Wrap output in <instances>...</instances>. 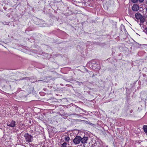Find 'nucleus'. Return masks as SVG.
Masks as SVG:
<instances>
[{"instance_id": "obj_1", "label": "nucleus", "mask_w": 147, "mask_h": 147, "mask_svg": "<svg viewBox=\"0 0 147 147\" xmlns=\"http://www.w3.org/2000/svg\"><path fill=\"white\" fill-rule=\"evenodd\" d=\"M26 140L28 142H31L32 141V137L30 135L26 134L24 135Z\"/></svg>"}, {"instance_id": "obj_2", "label": "nucleus", "mask_w": 147, "mask_h": 147, "mask_svg": "<svg viewBox=\"0 0 147 147\" xmlns=\"http://www.w3.org/2000/svg\"><path fill=\"white\" fill-rule=\"evenodd\" d=\"M81 137L80 136H76L73 140V142L75 144H78L81 142Z\"/></svg>"}, {"instance_id": "obj_3", "label": "nucleus", "mask_w": 147, "mask_h": 147, "mask_svg": "<svg viewBox=\"0 0 147 147\" xmlns=\"http://www.w3.org/2000/svg\"><path fill=\"white\" fill-rule=\"evenodd\" d=\"M132 10L135 11H137L139 9V7L136 4H134L132 7Z\"/></svg>"}, {"instance_id": "obj_4", "label": "nucleus", "mask_w": 147, "mask_h": 147, "mask_svg": "<svg viewBox=\"0 0 147 147\" xmlns=\"http://www.w3.org/2000/svg\"><path fill=\"white\" fill-rule=\"evenodd\" d=\"M88 139V138L87 137H84L82 138H81V142L82 144L87 143Z\"/></svg>"}, {"instance_id": "obj_5", "label": "nucleus", "mask_w": 147, "mask_h": 147, "mask_svg": "<svg viewBox=\"0 0 147 147\" xmlns=\"http://www.w3.org/2000/svg\"><path fill=\"white\" fill-rule=\"evenodd\" d=\"M7 125L8 126L13 127L15 125V122L14 121H12L11 122H9L7 123Z\"/></svg>"}, {"instance_id": "obj_6", "label": "nucleus", "mask_w": 147, "mask_h": 147, "mask_svg": "<svg viewBox=\"0 0 147 147\" xmlns=\"http://www.w3.org/2000/svg\"><path fill=\"white\" fill-rule=\"evenodd\" d=\"M142 16V15L139 13H137L135 15L136 18L138 20L140 19Z\"/></svg>"}, {"instance_id": "obj_7", "label": "nucleus", "mask_w": 147, "mask_h": 147, "mask_svg": "<svg viewBox=\"0 0 147 147\" xmlns=\"http://www.w3.org/2000/svg\"><path fill=\"white\" fill-rule=\"evenodd\" d=\"M141 23H143L145 21L146 17L144 16H141V18L140 19Z\"/></svg>"}, {"instance_id": "obj_8", "label": "nucleus", "mask_w": 147, "mask_h": 147, "mask_svg": "<svg viewBox=\"0 0 147 147\" xmlns=\"http://www.w3.org/2000/svg\"><path fill=\"white\" fill-rule=\"evenodd\" d=\"M93 65V67L97 70H99L100 69V65Z\"/></svg>"}, {"instance_id": "obj_9", "label": "nucleus", "mask_w": 147, "mask_h": 147, "mask_svg": "<svg viewBox=\"0 0 147 147\" xmlns=\"http://www.w3.org/2000/svg\"><path fill=\"white\" fill-rule=\"evenodd\" d=\"M143 128L144 132L147 133V125H144L143 126Z\"/></svg>"}, {"instance_id": "obj_10", "label": "nucleus", "mask_w": 147, "mask_h": 147, "mask_svg": "<svg viewBox=\"0 0 147 147\" xmlns=\"http://www.w3.org/2000/svg\"><path fill=\"white\" fill-rule=\"evenodd\" d=\"M96 63V62L94 61H91L88 63V64H94Z\"/></svg>"}, {"instance_id": "obj_11", "label": "nucleus", "mask_w": 147, "mask_h": 147, "mask_svg": "<svg viewBox=\"0 0 147 147\" xmlns=\"http://www.w3.org/2000/svg\"><path fill=\"white\" fill-rule=\"evenodd\" d=\"M64 139L66 141L68 142L70 138L68 136H66L65 137Z\"/></svg>"}, {"instance_id": "obj_12", "label": "nucleus", "mask_w": 147, "mask_h": 147, "mask_svg": "<svg viewBox=\"0 0 147 147\" xmlns=\"http://www.w3.org/2000/svg\"><path fill=\"white\" fill-rule=\"evenodd\" d=\"M131 1L134 3H136L138 2V0H131Z\"/></svg>"}, {"instance_id": "obj_13", "label": "nucleus", "mask_w": 147, "mask_h": 147, "mask_svg": "<svg viewBox=\"0 0 147 147\" xmlns=\"http://www.w3.org/2000/svg\"><path fill=\"white\" fill-rule=\"evenodd\" d=\"M144 0H139V2L141 3L143 2V1Z\"/></svg>"}, {"instance_id": "obj_14", "label": "nucleus", "mask_w": 147, "mask_h": 147, "mask_svg": "<svg viewBox=\"0 0 147 147\" xmlns=\"http://www.w3.org/2000/svg\"><path fill=\"white\" fill-rule=\"evenodd\" d=\"M145 30L146 31V33L147 34V28H146Z\"/></svg>"}, {"instance_id": "obj_15", "label": "nucleus", "mask_w": 147, "mask_h": 147, "mask_svg": "<svg viewBox=\"0 0 147 147\" xmlns=\"http://www.w3.org/2000/svg\"><path fill=\"white\" fill-rule=\"evenodd\" d=\"M146 10V11L147 12V7Z\"/></svg>"}, {"instance_id": "obj_16", "label": "nucleus", "mask_w": 147, "mask_h": 147, "mask_svg": "<svg viewBox=\"0 0 147 147\" xmlns=\"http://www.w3.org/2000/svg\"><path fill=\"white\" fill-rule=\"evenodd\" d=\"M69 147H72V146H69Z\"/></svg>"}, {"instance_id": "obj_17", "label": "nucleus", "mask_w": 147, "mask_h": 147, "mask_svg": "<svg viewBox=\"0 0 147 147\" xmlns=\"http://www.w3.org/2000/svg\"><path fill=\"white\" fill-rule=\"evenodd\" d=\"M147 3V2H146V4Z\"/></svg>"}]
</instances>
